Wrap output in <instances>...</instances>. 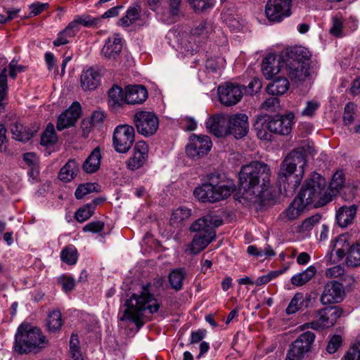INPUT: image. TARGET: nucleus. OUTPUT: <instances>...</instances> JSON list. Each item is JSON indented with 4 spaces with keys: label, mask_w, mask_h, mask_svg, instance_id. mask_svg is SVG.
<instances>
[{
    "label": "nucleus",
    "mask_w": 360,
    "mask_h": 360,
    "mask_svg": "<svg viewBox=\"0 0 360 360\" xmlns=\"http://www.w3.org/2000/svg\"><path fill=\"white\" fill-rule=\"evenodd\" d=\"M292 0H268L265 5V15L273 23L282 22L292 15Z\"/></svg>",
    "instance_id": "obj_10"
},
{
    "label": "nucleus",
    "mask_w": 360,
    "mask_h": 360,
    "mask_svg": "<svg viewBox=\"0 0 360 360\" xmlns=\"http://www.w3.org/2000/svg\"><path fill=\"white\" fill-rule=\"evenodd\" d=\"M248 120V116L241 113L229 116L228 134H232L236 139L245 136L249 130Z\"/></svg>",
    "instance_id": "obj_17"
},
{
    "label": "nucleus",
    "mask_w": 360,
    "mask_h": 360,
    "mask_svg": "<svg viewBox=\"0 0 360 360\" xmlns=\"http://www.w3.org/2000/svg\"><path fill=\"white\" fill-rule=\"evenodd\" d=\"M7 68H4L0 72V94H8Z\"/></svg>",
    "instance_id": "obj_59"
},
{
    "label": "nucleus",
    "mask_w": 360,
    "mask_h": 360,
    "mask_svg": "<svg viewBox=\"0 0 360 360\" xmlns=\"http://www.w3.org/2000/svg\"><path fill=\"white\" fill-rule=\"evenodd\" d=\"M319 107V103L317 101H309L307 102V106L305 108L302 110V115L304 116L311 117L316 110Z\"/></svg>",
    "instance_id": "obj_57"
},
{
    "label": "nucleus",
    "mask_w": 360,
    "mask_h": 360,
    "mask_svg": "<svg viewBox=\"0 0 360 360\" xmlns=\"http://www.w3.org/2000/svg\"><path fill=\"white\" fill-rule=\"evenodd\" d=\"M101 154L98 147L94 148L82 165V169L87 174L96 172L101 166Z\"/></svg>",
    "instance_id": "obj_29"
},
{
    "label": "nucleus",
    "mask_w": 360,
    "mask_h": 360,
    "mask_svg": "<svg viewBox=\"0 0 360 360\" xmlns=\"http://www.w3.org/2000/svg\"><path fill=\"white\" fill-rule=\"evenodd\" d=\"M217 91L219 101L226 106L236 105L243 96L241 86L231 82L219 86Z\"/></svg>",
    "instance_id": "obj_15"
},
{
    "label": "nucleus",
    "mask_w": 360,
    "mask_h": 360,
    "mask_svg": "<svg viewBox=\"0 0 360 360\" xmlns=\"http://www.w3.org/2000/svg\"><path fill=\"white\" fill-rule=\"evenodd\" d=\"M79 30V27L76 25V21L72 20L68 24L65 30L62 32L65 34L68 38L73 37L77 32Z\"/></svg>",
    "instance_id": "obj_62"
},
{
    "label": "nucleus",
    "mask_w": 360,
    "mask_h": 360,
    "mask_svg": "<svg viewBox=\"0 0 360 360\" xmlns=\"http://www.w3.org/2000/svg\"><path fill=\"white\" fill-rule=\"evenodd\" d=\"M266 121V127L271 132L280 135H288L292 129V124L295 118L292 112L285 115H277L275 117H264Z\"/></svg>",
    "instance_id": "obj_14"
},
{
    "label": "nucleus",
    "mask_w": 360,
    "mask_h": 360,
    "mask_svg": "<svg viewBox=\"0 0 360 360\" xmlns=\"http://www.w3.org/2000/svg\"><path fill=\"white\" fill-rule=\"evenodd\" d=\"M290 83L285 77H278L272 79L266 87L267 93L273 96H281L289 89Z\"/></svg>",
    "instance_id": "obj_27"
},
{
    "label": "nucleus",
    "mask_w": 360,
    "mask_h": 360,
    "mask_svg": "<svg viewBox=\"0 0 360 360\" xmlns=\"http://www.w3.org/2000/svg\"><path fill=\"white\" fill-rule=\"evenodd\" d=\"M61 260L68 264L73 265L77 263L78 259V252L73 245H68L60 252Z\"/></svg>",
    "instance_id": "obj_40"
},
{
    "label": "nucleus",
    "mask_w": 360,
    "mask_h": 360,
    "mask_svg": "<svg viewBox=\"0 0 360 360\" xmlns=\"http://www.w3.org/2000/svg\"><path fill=\"white\" fill-rule=\"evenodd\" d=\"M229 116L224 114H217L211 116L206 122V128L217 137H223L228 134Z\"/></svg>",
    "instance_id": "obj_21"
},
{
    "label": "nucleus",
    "mask_w": 360,
    "mask_h": 360,
    "mask_svg": "<svg viewBox=\"0 0 360 360\" xmlns=\"http://www.w3.org/2000/svg\"><path fill=\"white\" fill-rule=\"evenodd\" d=\"M212 141L207 135L193 134L186 146V154L193 159H199L205 155L212 148Z\"/></svg>",
    "instance_id": "obj_13"
},
{
    "label": "nucleus",
    "mask_w": 360,
    "mask_h": 360,
    "mask_svg": "<svg viewBox=\"0 0 360 360\" xmlns=\"http://www.w3.org/2000/svg\"><path fill=\"white\" fill-rule=\"evenodd\" d=\"M239 189L243 198L255 202H264L271 198V169L259 161H252L241 167Z\"/></svg>",
    "instance_id": "obj_1"
},
{
    "label": "nucleus",
    "mask_w": 360,
    "mask_h": 360,
    "mask_svg": "<svg viewBox=\"0 0 360 360\" xmlns=\"http://www.w3.org/2000/svg\"><path fill=\"white\" fill-rule=\"evenodd\" d=\"M336 248V255L338 260L346 257L345 262L347 266L355 268L360 266V240L350 243L347 242L345 236H340L335 240L333 248L328 253L325 259L327 263L334 264L336 262L332 260L333 251Z\"/></svg>",
    "instance_id": "obj_8"
},
{
    "label": "nucleus",
    "mask_w": 360,
    "mask_h": 360,
    "mask_svg": "<svg viewBox=\"0 0 360 360\" xmlns=\"http://www.w3.org/2000/svg\"><path fill=\"white\" fill-rule=\"evenodd\" d=\"M101 75L92 68L84 70L80 76L81 87L84 91H93L100 84Z\"/></svg>",
    "instance_id": "obj_26"
},
{
    "label": "nucleus",
    "mask_w": 360,
    "mask_h": 360,
    "mask_svg": "<svg viewBox=\"0 0 360 360\" xmlns=\"http://www.w3.org/2000/svg\"><path fill=\"white\" fill-rule=\"evenodd\" d=\"M94 213V205L86 204L77 210L75 214L76 220L82 223L89 219Z\"/></svg>",
    "instance_id": "obj_45"
},
{
    "label": "nucleus",
    "mask_w": 360,
    "mask_h": 360,
    "mask_svg": "<svg viewBox=\"0 0 360 360\" xmlns=\"http://www.w3.org/2000/svg\"><path fill=\"white\" fill-rule=\"evenodd\" d=\"M11 131L15 139L22 142L28 141L34 135L32 130L18 122L11 124Z\"/></svg>",
    "instance_id": "obj_32"
},
{
    "label": "nucleus",
    "mask_w": 360,
    "mask_h": 360,
    "mask_svg": "<svg viewBox=\"0 0 360 360\" xmlns=\"http://www.w3.org/2000/svg\"><path fill=\"white\" fill-rule=\"evenodd\" d=\"M98 184L96 183H86L81 184L77 188L75 195V198L78 200L82 199L86 195L96 192H100V189H98Z\"/></svg>",
    "instance_id": "obj_41"
},
{
    "label": "nucleus",
    "mask_w": 360,
    "mask_h": 360,
    "mask_svg": "<svg viewBox=\"0 0 360 360\" xmlns=\"http://www.w3.org/2000/svg\"><path fill=\"white\" fill-rule=\"evenodd\" d=\"M81 114V106L78 102H74L72 105L58 118L56 128L62 131L65 128L74 126Z\"/></svg>",
    "instance_id": "obj_20"
},
{
    "label": "nucleus",
    "mask_w": 360,
    "mask_h": 360,
    "mask_svg": "<svg viewBox=\"0 0 360 360\" xmlns=\"http://www.w3.org/2000/svg\"><path fill=\"white\" fill-rule=\"evenodd\" d=\"M186 272L182 268L173 269L169 274V282L172 289L179 291L183 287V281L185 279Z\"/></svg>",
    "instance_id": "obj_34"
},
{
    "label": "nucleus",
    "mask_w": 360,
    "mask_h": 360,
    "mask_svg": "<svg viewBox=\"0 0 360 360\" xmlns=\"http://www.w3.org/2000/svg\"><path fill=\"white\" fill-rule=\"evenodd\" d=\"M207 23L206 22H202L198 25L193 28L191 31V34L193 36H200L206 33L207 29Z\"/></svg>",
    "instance_id": "obj_64"
},
{
    "label": "nucleus",
    "mask_w": 360,
    "mask_h": 360,
    "mask_svg": "<svg viewBox=\"0 0 360 360\" xmlns=\"http://www.w3.org/2000/svg\"><path fill=\"white\" fill-rule=\"evenodd\" d=\"M266 123L264 117H259L253 125L254 129L257 132V136L262 140L271 139V134L266 131L267 128L265 126Z\"/></svg>",
    "instance_id": "obj_46"
},
{
    "label": "nucleus",
    "mask_w": 360,
    "mask_h": 360,
    "mask_svg": "<svg viewBox=\"0 0 360 360\" xmlns=\"http://www.w3.org/2000/svg\"><path fill=\"white\" fill-rule=\"evenodd\" d=\"M58 139L53 124L49 123L41 136L40 143L47 146L56 143Z\"/></svg>",
    "instance_id": "obj_42"
},
{
    "label": "nucleus",
    "mask_w": 360,
    "mask_h": 360,
    "mask_svg": "<svg viewBox=\"0 0 360 360\" xmlns=\"http://www.w3.org/2000/svg\"><path fill=\"white\" fill-rule=\"evenodd\" d=\"M63 325L61 313L58 310H53L48 316L46 326L49 332L56 333L60 330Z\"/></svg>",
    "instance_id": "obj_37"
},
{
    "label": "nucleus",
    "mask_w": 360,
    "mask_h": 360,
    "mask_svg": "<svg viewBox=\"0 0 360 360\" xmlns=\"http://www.w3.org/2000/svg\"><path fill=\"white\" fill-rule=\"evenodd\" d=\"M148 98V91L142 85L127 86L125 90V102L127 104H141Z\"/></svg>",
    "instance_id": "obj_25"
},
{
    "label": "nucleus",
    "mask_w": 360,
    "mask_h": 360,
    "mask_svg": "<svg viewBox=\"0 0 360 360\" xmlns=\"http://www.w3.org/2000/svg\"><path fill=\"white\" fill-rule=\"evenodd\" d=\"M311 54L308 49L302 46H295L286 49L281 58L283 63H301L309 65Z\"/></svg>",
    "instance_id": "obj_16"
},
{
    "label": "nucleus",
    "mask_w": 360,
    "mask_h": 360,
    "mask_svg": "<svg viewBox=\"0 0 360 360\" xmlns=\"http://www.w3.org/2000/svg\"><path fill=\"white\" fill-rule=\"evenodd\" d=\"M357 210L358 206L354 204L340 207L335 214V219L339 226L345 228L350 225L356 217Z\"/></svg>",
    "instance_id": "obj_24"
},
{
    "label": "nucleus",
    "mask_w": 360,
    "mask_h": 360,
    "mask_svg": "<svg viewBox=\"0 0 360 360\" xmlns=\"http://www.w3.org/2000/svg\"><path fill=\"white\" fill-rule=\"evenodd\" d=\"M135 140V131L132 126L120 124L116 127L112 137L115 151L126 153L131 148Z\"/></svg>",
    "instance_id": "obj_11"
},
{
    "label": "nucleus",
    "mask_w": 360,
    "mask_h": 360,
    "mask_svg": "<svg viewBox=\"0 0 360 360\" xmlns=\"http://www.w3.org/2000/svg\"><path fill=\"white\" fill-rule=\"evenodd\" d=\"M205 335V330H198L196 331H193L191 335L190 344H195L201 342Z\"/></svg>",
    "instance_id": "obj_63"
},
{
    "label": "nucleus",
    "mask_w": 360,
    "mask_h": 360,
    "mask_svg": "<svg viewBox=\"0 0 360 360\" xmlns=\"http://www.w3.org/2000/svg\"><path fill=\"white\" fill-rule=\"evenodd\" d=\"M321 218V216L320 214H315L307 218L301 225L302 229L305 231L311 229L315 224L320 221Z\"/></svg>",
    "instance_id": "obj_58"
},
{
    "label": "nucleus",
    "mask_w": 360,
    "mask_h": 360,
    "mask_svg": "<svg viewBox=\"0 0 360 360\" xmlns=\"http://www.w3.org/2000/svg\"><path fill=\"white\" fill-rule=\"evenodd\" d=\"M108 102L112 107H121L125 102V93L117 84H114L108 91Z\"/></svg>",
    "instance_id": "obj_33"
},
{
    "label": "nucleus",
    "mask_w": 360,
    "mask_h": 360,
    "mask_svg": "<svg viewBox=\"0 0 360 360\" xmlns=\"http://www.w3.org/2000/svg\"><path fill=\"white\" fill-rule=\"evenodd\" d=\"M190 216L191 210L180 207L172 212L170 223L173 226H178L180 223L189 218Z\"/></svg>",
    "instance_id": "obj_43"
},
{
    "label": "nucleus",
    "mask_w": 360,
    "mask_h": 360,
    "mask_svg": "<svg viewBox=\"0 0 360 360\" xmlns=\"http://www.w3.org/2000/svg\"><path fill=\"white\" fill-rule=\"evenodd\" d=\"M303 302V295L302 293H296L290 302L285 311L288 314H292L297 312Z\"/></svg>",
    "instance_id": "obj_47"
},
{
    "label": "nucleus",
    "mask_w": 360,
    "mask_h": 360,
    "mask_svg": "<svg viewBox=\"0 0 360 360\" xmlns=\"http://www.w3.org/2000/svg\"><path fill=\"white\" fill-rule=\"evenodd\" d=\"M314 339L315 334L313 332L302 333L290 345L285 360H302L304 354L310 351Z\"/></svg>",
    "instance_id": "obj_12"
},
{
    "label": "nucleus",
    "mask_w": 360,
    "mask_h": 360,
    "mask_svg": "<svg viewBox=\"0 0 360 360\" xmlns=\"http://www.w3.org/2000/svg\"><path fill=\"white\" fill-rule=\"evenodd\" d=\"M47 340L38 328L22 323L15 336L14 350L20 354L37 352L47 345Z\"/></svg>",
    "instance_id": "obj_6"
},
{
    "label": "nucleus",
    "mask_w": 360,
    "mask_h": 360,
    "mask_svg": "<svg viewBox=\"0 0 360 360\" xmlns=\"http://www.w3.org/2000/svg\"><path fill=\"white\" fill-rule=\"evenodd\" d=\"M343 22L340 18L335 15L332 18V27L329 30L330 34L340 37L342 36Z\"/></svg>",
    "instance_id": "obj_50"
},
{
    "label": "nucleus",
    "mask_w": 360,
    "mask_h": 360,
    "mask_svg": "<svg viewBox=\"0 0 360 360\" xmlns=\"http://www.w3.org/2000/svg\"><path fill=\"white\" fill-rule=\"evenodd\" d=\"M74 21L79 27L80 25L86 27H98L101 22V18L99 17L94 18L90 15L77 16Z\"/></svg>",
    "instance_id": "obj_44"
},
{
    "label": "nucleus",
    "mask_w": 360,
    "mask_h": 360,
    "mask_svg": "<svg viewBox=\"0 0 360 360\" xmlns=\"http://www.w3.org/2000/svg\"><path fill=\"white\" fill-rule=\"evenodd\" d=\"M297 196L308 207H323L333 199L325 178L316 172H312L304 181Z\"/></svg>",
    "instance_id": "obj_4"
},
{
    "label": "nucleus",
    "mask_w": 360,
    "mask_h": 360,
    "mask_svg": "<svg viewBox=\"0 0 360 360\" xmlns=\"http://www.w3.org/2000/svg\"><path fill=\"white\" fill-rule=\"evenodd\" d=\"M342 339L340 335H335L329 340L326 349L330 354H334L342 345Z\"/></svg>",
    "instance_id": "obj_53"
},
{
    "label": "nucleus",
    "mask_w": 360,
    "mask_h": 360,
    "mask_svg": "<svg viewBox=\"0 0 360 360\" xmlns=\"http://www.w3.org/2000/svg\"><path fill=\"white\" fill-rule=\"evenodd\" d=\"M49 6L48 3L34 2L29 6L30 12V17L36 16L47 9Z\"/></svg>",
    "instance_id": "obj_55"
},
{
    "label": "nucleus",
    "mask_w": 360,
    "mask_h": 360,
    "mask_svg": "<svg viewBox=\"0 0 360 360\" xmlns=\"http://www.w3.org/2000/svg\"><path fill=\"white\" fill-rule=\"evenodd\" d=\"M188 1L195 12L202 11L210 6L206 0H188Z\"/></svg>",
    "instance_id": "obj_60"
},
{
    "label": "nucleus",
    "mask_w": 360,
    "mask_h": 360,
    "mask_svg": "<svg viewBox=\"0 0 360 360\" xmlns=\"http://www.w3.org/2000/svg\"><path fill=\"white\" fill-rule=\"evenodd\" d=\"M122 49V41L120 34H114L108 37L101 50V55L108 60H115Z\"/></svg>",
    "instance_id": "obj_22"
},
{
    "label": "nucleus",
    "mask_w": 360,
    "mask_h": 360,
    "mask_svg": "<svg viewBox=\"0 0 360 360\" xmlns=\"http://www.w3.org/2000/svg\"><path fill=\"white\" fill-rule=\"evenodd\" d=\"M356 110V105L353 103H348L344 110V114H343V121L345 124L349 125L351 124L354 118V115Z\"/></svg>",
    "instance_id": "obj_51"
},
{
    "label": "nucleus",
    "mask_w": 360,
    "mask_h": 360,
    "mask_svg": "<svg viewBox=\"0 0 360 360\" xmlns=\"http://www.w3.org/2000/svg\"><path fill=\"white\" fill-rule=\"evenodd\" d=\"M286 73L292 81L303 82L311 75L309 65L301 63H283Z\"/></svg>",
    "instance_id": "obj_23"
},
{
    "label": "nucleus",
    "mask_w": 360,
    "mask_h": 360,
    "mask_svg": "<svg viewBox=\"0 0 360 360\" xmlns=\"http://www.w3.org/2000/svg\"><path fill=\"white\" fill-rule=\"evenodd\" d=\"M345 174L342 171H337L332 177L328 193H333V197L342 188L345 184Z\"/></svg>",
    "instance_id": "obj_38"
},
{
    "label": "nucleus",
    "mask_w": 360,
    "mask_h": 360,
    "mask_svg": "<svg viewBox=\"0 0 360 360\" xmlns=\"http://www.w3.org/2000/svg\"><path fill=\"white\" fill-rule=\"evenodd\" d=\"M262 84L258 78H254L247 87V92L250 94L257 93L262 88Z\"/></svg>",
    "instance_id": "obj_61"
},
{
    "label": "nucleus",
    "mask_w": 360,
    "mask_h": 360,
    "mask_svg": "<svg viewBox=\"0 0 360 360\" xmlns=\"http://www.w3.org/2000/svg\"><path fill=\"white\" fill-rule=\"evenodd\" d=\"M307 165L305 152L302 149H295L288 153L278 174L280 186H283L286 192H294L300 185Z\"/></svg>",
    "instance_id": "obj_2"
},
{
    "label": "nucleus",
    "mask_w": 360,
    "mask_h": 360,
    "mask_svg": "<svg viewBox=\"0 0 360 360\" xmlns=\"http://www.w3.org/2000/svg\"><path fill=\"white\" fill-rule=\"evenodd\" d=\"M58 281L63 290L65 292H70L75 288V280L72 276L62 275L58 278Z\"/></svg>",
    "instance_id": "obj_49"
},
{
    "label": "nucleus",
    "mask_w": 360,
    "mask_h": 360,
    "mask_svg": "<svg viewBox=\"0 0 360 360\" xmlns=\"http://www.w3.org/2000/svg\"><path fill=\"white\" fill-rule=\"evenodd\" d=\"M316 272V268L314 266H310L302 273L292 276L291 283L295 286H302L309 281L315 276Z\"/></svg>",
    "instance_id": "obj_35"
},
{
    "label": "nucleus",
    "mask_w": 360,
    "mask_h": 360,
    "mask_svg": "<svg viewBox=\"0 0 360 360\" xmlns=\"http://www.w3.org/2000/svg\"><path fill=\"white\" fill-rule=\"evenodd\" d=\"M327 308L325 307L316 312V320L307 323L304 326L307 328H313L314 330H321L326 327H331L330 326V318L328 315Z\"/></svg>",
    "instance_id": "obj_30"
},
{
    "label": "nucleus",
    "mask_w": 360,
    "mask_h": 360,
    "mask_svg": "<svg viewBox=\"0 0 360 360\" xmlns=\"http://www.w3.org/2000/svg\"><path fill=\"white\" fill-rule=\"evenodd\" d=\"M214 174L209 176V182L202 184L193 191L194 196L202 202H216L228 198L236 190L233 183L219 184L213 179Z\"/></svg>",
    "instance_id": "obj_7"
},
{
    "label": "nucleus",
    "mask_w": 360,
    "mask_h": 360,
    "mask_svg": "<svg viewBox=\"0 0 360 360\" xmlns=\"http://www.w3.org/2000/svg\"><path fill=\"white\" fill-rule=\"evenodd\" d=\"M328 315L330 318V326H333L337 320L342 316L343 310L338 306L326 307Z\"/></svg>",
    "instance_id": "obj_54"
},
{
    "label": "nucleus",
    "mask_w": 360,
    "mask_h": 360,
    "mask_svg": "<svg viewBox=\"0 0 360 360\" xmlns=\"http://www.w3.org/2000/svg\"><path fill=\"white\" fill-rule=\"evenodd\" d=\"M280 100L276 97L266 98L261 105V108L269 112H275L280 107Z\"/></svg>",
    "instance_id": "obj_52"
},
{
    "label": "nucleus",
    "mask_w": 360,
    "mask_h": 360,
    "mask_svg": "<svg viewBox=\"0 0 360 360\" xmlns=\"http://www.w3.org/2000/svg\"><path fill=\"white\" fill-rule=\"evenodd\" d=\"M133 121L137 132L145 137L154 135L160 124L158 115L151 111H137L134 115Z\"/></svg>",
    "instance_id": "obj_9"
},
{
    "label": "nucleus",
    "mask_w": 360,
    "mask_h": 360,
    "mask_svg": "<svg viewBox=\"0 0 360 360\" xmlns=\"http://www.w3.org/2000/svg\"><path fill=\"white\" fill-rule=\"evenodd\" d=\"M150 284L142 288L140 295L133 294L124 303V311L120 321H129L135 323L138 329L141 328L144 323L142 321L143 313L148 310L150 314L158 311L160 304L151 293Z\"/></svg>",
    "instance_id": "obj_3"
},
{
    "label": "nucleus",
    "mask_w": 360,
    "mask_h": 360,
    "mask_svg": "<svg viewBox=\"0 0 360 360\" xmlns=\"http://www.w3.org/2000/svg\"><path fill=\"white\" fill-rule=\"evenodd\" d=\"M148 158V146L143 141L135 143L132 156L126 162L127 167L130 170H136L142 167Z\"/></svg>",
    "instance_id": "obj_18"
},
{
    "label": "nucleus",
    "mask_w": 360,
    "mask_h": 360,
    "mask_svg": "<svg viewBox=\"0 0 360 360\" xmlns=\"http://www.w3.org/2000/svg\"><path fill=\"white\" fill-rule=\"evenodd\" d=\"M307 207H309L305 205L298 196H297L282 214L288 220L292 221L297 219Z\"/></svg>",
    "instance_id": "obj_31"
},
{
    "label": "nucleus",
    "mask_w": 360,
    "mask_h": 360,
    "mask_svg": "<svg viewBox=\"0 0 360 360\" xmlns=\"http://www.w3.org/2000/svg\"><path fill=\"white\" fill-rule=\"evenodd\" d=\"M276 61L275 56L272 54L268 55L264 58L262 65L263 75L266 79H271L274 75L278 72L277 67H274L273 63Z\"/></svg>",
    "instance_id": "obj_39"
},
{
    "label": "nucleus",
    "mask_w": 360,
    "mask_h": 360,
    "mask_svg": "<svg viewBox=\"0 0 360 360\" xmlns=\"http://www.w3.org/2000/svg\"><path fill=\"white\" fill-rule=\"evenodd\" d=\"M104 223L101 221H94L85 225L82 230L84 232L99 233L103 231Z\"/></svg>",
    "instance_id": "obj_56"
},
{
    "label": "nucleus",
    "mask_w": 360,
    "mask_h": 360,
    "mask_svg": "<svg viewBox=\"0 0 360 360\" xmlns=\"http://www.w3.org/2000/svg\"><path fill=\"white\" fill-rule=\"evenodd\" d=\"M344 294L342 284L333 281L326 284L321 297V302L323 304L338 303L342 300Z\"/></svg>",
    "instance_id": "obj_19"
},
{
    "label": "nucleus",
    "mask_w": 360,
    "mask_h": 360,
    "mask_svg": "<svg viewBox=\"0 0 360 360\" xmlns=\"http://www.w3.org/2000/svg\"><path fill=\"white\" fill-rule=\"evenodd\" d=\"M342 360H360V339L353 344Z\"/></svg>",
    "instance_id": "obj_48"
},
{
    "label": "nucleus",
    "mask_w": 360,
    "mask_h": 360,
    "mask_svg": "<svg viewBox=\"0 0 360 360\" xmlns=\"http://www.w3.org/2000/svg\"><path fill=\"white\" fill-rule=\"evenodd\" d=\"M140 12L141 8L139 6L129 8L126 15L120 20L119 25L123 27L130 26L139 19Z\"/></svg>",
    "instance_id": "obj_36"
},
{
    "label": "nucleus",
    "mask_w": 360,
    "mask_h": 360,
    "mask_svg": "<svg viewBox=\"0 0 360 360\" xmlns=\"http://www.w3.org/2000/svg\"><path fill=\"white\" fill-rule=\"evenodd\" d=\"M79 165L74 159H70L60 169L58 179L63 182H70L79 172Z\"/></svg>",
    "instance_id": "obj_28"
},
{
    "label": "nucleus",
    "mask_w": 360,
    "mask_h": 360,
    "mask_svg": "<svg viewBox=\"0 0 360 360\" xmlns=\"http://www.w3.org/2000/svg\"><path fill=\"white\" fill-rule=\"evenodd\" d=\"M223 221L207 214L195 220L190 226V231L195 232L189 245V251L197 255L204 250L216 237L215 228L221 226Z\"/></svg>",
    "instance_id": "obj_5"
}]
</instances>
